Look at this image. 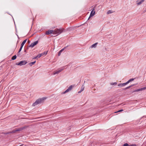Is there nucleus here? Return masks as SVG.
<instances>
[{
	"label": "nucleus",
	"mask_w": 146,
	"mask_h": 146,
	"mask_svg": "<svg viewBox=\"0 0 146 146\" xmlns=\"http://www.w3.org/2000/svg\"><path fill=\"white\" fill-rule=\"evenodd\" d=\"M21 49H19V51H18V53H19L20 52V51H21Z\"/></svg>",
	"instance_id": "nucleus-28"
},
{
	"label": "nucleus",
	"mask_w": 146,
	"mask_h": 146,
	"mask_svg": "<svg viewBox=\"0 0 146 146\" xmlns=\"http://www.w3.org/2000/svg\"><path fill=\"white\" fill-rule=\"evenodd\" d=\"M127 84L126 83V82L123 83H120L118 84V86L119 87H121L122 86H124L126 85H127Z\"/></svg>",
	"instance_id": "nucleus-12"
},
{
	"label": "nucleus",
	"mask_w": 146,
	"mask_h": 146,
	"mask_svg": "<svg viewBox=\"0 0 146 146\" xmlns=\"http://www.w3.org/2000/svg\"><path fill=\"white\" fill-rule=\"evenodd\" d=\"M38 40L35 41L31 44L29 45V47L31 48H33L35 45L37 44L38 43Z\"/></svg>",
	"instance_id": "nucleus-7"
},
{
	"label": "nucleus",
	"mask_w": 146,
	"mask_h": 146,
	"mask_svg": "<svg viewBox=\"0 0 146 146\" xmlns=\"http://www.w3.org/2000/svg\"><path fill=\"white\" fill-rule=\"evenodd\" d=\"M17 56L16 55H14L13 56L12 58V60H14L16 58Z\"/></svg>",
	"instance_id": "nucleus-23"
},
{
	"label": "nucleus",
	"mask_w": 146,
	"mask_h": 146,
	"mask_svg": "<svg viewBox=\"0 0 146 146\" xmlns=\"http://www.w3.org/2000/svg\"><path fill=\"white\" fill-rule=\"evenodd\" d=\"M65 48H64L62 49H61L59 51V52H58V56H60V55L61 53V52L64 50Z\"/></svg>",
	"instance_id": "nucleus-20"
},
{
	"label": "nucleus",
	"mask_w": 146,
	"mask_h": 146,
	"mask_svg": "<svg viewBox=\"0 0 146 146\" xmlns=\"http://www.w3.org/2000/svg\"><path fill=\"white\" fill-rule=\"evenodd\" d=\"M53 30H48L47 31H46L45 34L47 35H49L50 34H53Z\"/></svg>",
	"instance_id": "nucleus-10"
},
{
	"label": "nucleus",
	"mask_w": 146,
	"mask_h": 146,
	"mask_svg": "<svg viewBox=\"0 0 146 146\" xmlns=\"http://www.w3.org/2000/svg\"><path fill=\"white\" fill-rule=\"evenodd\" d=\"M74 86V85H71L70 86L66 91L63 92V94H65L71 91Z\"/></svg>",
	"instance_id": "nucleus-3"
},
{
	"label": "nucleus",
	"mask_w": 146,
	"mask_h": 146,
	"mask_svg": "<svg viewBox=\"0 0 146 146\" xmlns=\"http://www.w3.org/2000/svg\"><path fill=\"white\" fill-rule=\"evenodd\" d=\"M27 62L25 60H23L19 62L18 63H17L16 65L21 66L23 65H25L27 63Z\"/></svg>",
	"instance_id": "nucleus-4"
},
{
	"label": "nucleus",
	"mask_w": 146,
	"mask_h": 146,
	"mask_svg": "<svg viewBox=\"0 0 146 146\" xmlns=\"http://www.w3.org/2000/svg\"><path fill=\"white\" fill-rule=\"evenodd\" d=\"M48 52V51L46 52H44L43 53H42L41 54H40L39 56L41 57L44 55H46L47 54Z\"/></svg>",
	"instance_id": "nucleus-13"
},
{
	"label": "nucleus",
	"mask_w": 146,
	"mask_h": 146,
	"mask_svg": "<svg viewBox=\"0 0 146 146\" xmlns=\"http://www.w3.org/2000/svg\"><path fill=\"white\" fill-rule=\"evenodd\" d=\"M36 61H35L34 62H30L29 63V65L31 66H32V65L34 64L35 62H36Z\"/></svg>",
	"instance_id": "nucleus-15"
},
{
	"label": "nucleus",
	"mask_w": 146,
	"mask_h": 146,
	"mask_svg": "<svg viewBox=\"0 0 146 146\" xmlns=\"http://www.w3.org/2000/svg\"><path fill=\"white\" fill-rule=\"evenodd\" d=\"M40 54H38L37 56L35 57H34V58H33V59H38V58H40V57H39V56Z\"/></svg>",
	"instance_id": "nucleus-21"
},
{
	"label": "nucleus",
	"mask_w": 146,
	"mask_h": 146,
	"mask_svg": "<svg viewBox=\"0 0 146 146\" xmlns=\"http://www.w3.org/2000/svg\"><path fill=\"white\" fill-rule=\"evenodd\" d=\"M128 145H128V144L127 143H125V144L123 145V146H128Z\"/></svg>",
	"instance_id": "nucleus-25"
},
{
	"label": "nucleus",
	"mask_w": 146,
	"mask_h": 146,
	"mask_svg": "<svg viewBox=\"0 0 146 146\" xmlns=\"http://www.w3.org/2000/svg\"><path fill=\"white\" fill-rule=\"evenodd\" d=\"M129 146H136V145L135 144H132L129 145Z\"/></svg>",
	"instance_id": "nucleus-26"
},
{
	"label": "nucleus",
	"mask_w": 146,
	"mask_h": 146,
	"mask_svg": "<svg viewBox=\"0 0 146 146\" xmlns=\"http://www.w3.org/2000/svg\"><path fill=\"white\" fill-rule=\"evenodd\" d=\"M117 84V83L116 82H112L110 83V84L111 85H115Z\"/></svg>",
	"instance_id": "nucleus-24"
},
{
	"label": "nucleus",
	"mask_w": 146,
	"mask_h": 146,
	"mask_svg": "<svg viewBox=\"0 0 146 146\" xmlns=\"http://www.w3.org/2000/svg\"><path fill=\"white\" fill-rule=\"evenodd\" d=\"M44 98H39L36 101L32 104V106H35L39 104L42 103L44 100Z\"/></svg>",
	"instance_id": "nucleus-2"
},
{
	"label": "nucleus",
	"mask_w": 146,
	"mask_h": 146,
	"mask_svg": "<svg viewBox=\"0 0 146 146\" xmlns=\"http://www.w3.org/2000/svg\"><path fill=\"white\" fill-rule=\"evenodd\" d=\"M27 40V39H25L24 40L21 44V45L23 46L25 43L26 42Z\"/></svg>",
	"instance_id": "nucleus-19"
},
{
	"label": "nucleus",
	"mask_w": 146,
	"mask_h": 146,
	"mask_svg": "<svg viewBox=\"0 0 146 146\" xmlns=\"http://www.w3.org/2000/svg\"><path fill=\"white\" fill-rule=\"evenodd\" d=\"M144 0H142L141 1H140L139 2H138L137 1V5H141L142 3H143L144 2Z\"/></svg>",
	"instance_id": "nucleus-17"
},
{
	"label": "nucleus",
	"mask_w": 146,
	"mask_h": 146,
	"mask_svg": "<svg viewBox=\"0 0 146 146\" xmlns=\"http://www.w3.org/2000/svg\"><path fill=\"white\" fill-rule=\"evenodd\" d=\"M134 85H135L134 84H133V85H131V86H129L126 88H125V90H126V89L129 88H131V87H132V86H134Z\"/></svg>",
	"instance_id": "nucleus-22"
},
{
	"label": "nucleus",
	"mask_w": 146,
	"mask_h": 146,
	"mask_svg": "<svg viewBox=\"0 0 146 146\" xmlns=\"http://www.w3.org/2000/svg\"><path fill=\"white\" fill-rule=\"evenodd\" d=\"M64 70V68H62L60 70H58L56 71V72H54L53 73V75H54L57 74H58L60 72H61L62 71Z\"/></svg>",
	"instance_id": "nucleus-9"
},
{
	"label": "nucleus",
	"mask_w": 146,
	"mask_h": 146,
	"mask_svg": "<svg viewBox=\"0 0 146 146\" xmlns=\"http://www.w3.org/2000/svg\"><path fill=\"white\" fill-rule=\"evenodd\" d=\"M114 12V11H112L111 10H110L108 11L106 13L107 14H109L111 13H113Z\"/></svg>",
	"instance_id": "nucleus-18"
},
{
	"label": "nucleus",
	"mask_w": 146,
	"mask_h": 146,
	"mask_svg": "<svg viewBox=\"0 0 146 146\" xmlns=\"http://www.w3.org/2000/svg\"><path fill=\"white\" fill-rule=\"evenodd\" d=\"M123 111V110H119L118 111H117L116 112H121V111Z\"/></svg>",
	"instance_id": "nucleus-27"
},
{
	"label": "nucleus",
	"mask_w": 146,
	"mask_h": 146,
	"mask_svg": "<svg viewBox=\"0 0 146 146\" xmlns=\"http://www.w3.org/2000/svg\"><path fill=\"white\" fill-rule=\"evenodd\" d=\"M134 80V78H131L130 80H129L127 82H126V83L127 84H128L130 82L133 81Z\"/></svg>",
	"instance_id": "nucleus-16"
},
{
	"label": "nucleus",
	"mask_w": 146,
	"mask_h": 146,
	"mask_svg": "<svg viewBox=\"0 0 146 146\" xmlns=\"http://www.w3.org/2000/svg\"><path fill=\"white\" fill-rule=\"evenodd\" d=\"M24 129H25V127H22L18 128H16L15 130H13L11 132V133H15L17 131H21L23 130Z\"/></svg>",
	"instance_id": "nucleus-5"
},
{
	"label": "nucleus",
	"mask_w": 146,
	"mask_h": 146,
	"mask_svg": "<svg viewBox=\"0 0 146 146\" xmlns=\"http://www.w3.org/2000/svg\"><path fill=\"white\" fill-rule=\"evenodd\" d=\"M98 44V42H96L95 44H93L90 46V48H96Z\"/></svg>",
	"instance_id": "nucleus-11"
},
{
	"label": "nucleus",
	"mask_w": 146,
	"mask_h": 146,
	"mask_svg": "<svg viewBox=\"0 0 146 146\" xmlns=\"http://www.w3.org/2000/svg\"><path fill=\"white\" fill-rule=\"evenodd\" d=\"M84 86L83 85L81 87V90H80V91H79L78 92V93H80L81 92H82V91H83L84 90Z\"/></svg>",
	"instance_id": "nucleus-14"
},
{
	"label": "nucleus",
	"mask_w": 146,
	"mask_h": 146,
	"mask_svg": "<svg viewBox=\"0 0 146 146\" xmlns=\"http://www.w3.org/2000/svg\"><path fill=\"white\" fill-rule=\"evenodd\" d=\"M146 89V86L145 87H144L143 88H139V89H138L136 90H135L134 91V92H138L140 91H142L143 90H144Z\"/></svg>",
	"instance_id": "nucleus-8"
},
{
	"label": "nucleus",
	"mask_w": 146,
	"mask_h": 146,
	"mask_svg": "<svg viewBox=\"0 0 146 146\" xmlns=\"http://www.w3.org/2000/svg\"><path fill=\"white\" fill-rule=\"evenodd\" d=\"M64 29L62 28L58 29H56L53 30V34L56 35H58L63 32Z\"/></svg>",
	"instance_id": "nucleus-1"
},
{
	"label": "nucleus",
	"mask_w": 146,
	"mask_h": 146,
	"mask_svg": "<svg viewBox=\"0 0 146 146\" xmlns=\"http://www.w3.org/2000/svg\"><path fill=\"white\" fill-rule=\"evenodd\" d=\"M23 46H21V47H20V49H21V50H22V48H23Z\"/></svg>",
	"instance_id": "nucleus-29"
},
{
	"label": "nucleus",
	"mask_w": 146,
	"mask_h": 146,
	"mask_svg": "<svg viewBox=\"0 0 146 146\" xmlns=\"http://www.w3.org/2000/svg\"><path fill=\"white\" fill-rule=\"evenodd\" d=\"M95 13V9L94 8H93L92 9L91 11V12L90 15L89 17L88 18V20L90 18V17H93L94 16Z\"/></svg>",
	"instance_id": "nucleus-6"
}]
</instances>
